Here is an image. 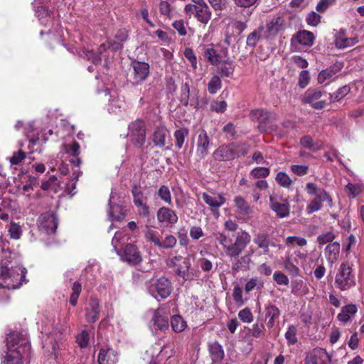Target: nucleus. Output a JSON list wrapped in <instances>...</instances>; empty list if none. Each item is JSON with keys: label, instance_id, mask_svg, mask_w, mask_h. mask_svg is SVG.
I'll use <instances>...</instances> for the list:
<instances>
[{"label": "nucleus", "instance_id": "nucleus-63", "mask_svg": "<svg viewBox=\"0 0 364 364\" xmlns=\"http://www.w3.org/2000/svg\"><path fill=\"white\" fill-rule=\"evenodd\" d=\"M238 317L243 323H250L253 321V315L248 308H245L240 310L238 313Z\"/></svg>", "mask_w": 364, "mask_h": 364}, {"label": "nucleus", "instance_id": "nucleus-43", "mask_svg": "<svg viewBox=\"0 0 364 364\" xmlns=\"http://www.w3.org/2000/svg\"><path fill=\"white\" fill-rule=\"evenodd\" d=\"M166 132L167 130L164 127L156 128L152 136V140L156 146L161 147L165 145Z\"/></svg>", "mask_w": 364, "mask_h": 364}, {"label": "nucleus", "instance_id": "nucleus-6", "mask_svg": "<svg viewBox=\"0 0 364 364\" xmlns=\"http://www.w3.org/2000/svg\"><path fill=\"white\" fill-rule=\"evenodd\" d=\"M193 4H189L185 6L187 14H193L197 20L207 24L211 18L212 13L203 0H192Z\"/></svg>", "mask_w": 364, "mask_h": 364}, {"label": "nucleus", "instance_id": "nucleus-34", "mask_svg": "<svg viewBox=\"0 0 364 364\" xmlns=\"http://www.w3.org/2000/svg\"><path fill=\"white\" fill-rule=\"evenodd\" d=\"M315 37L313 33L308 31H299L294 37L293 40L299 44L311 47L314 44Z\"/></svg>", "mask_w": 364, "mask_h": 364}, {"label": "nucleus", "instance_id": "nucleus-40", "mask_svg": "<svg viewBox=\"0 0 364 364\" xmlns=\"http://www.w3.org/2000/svg\"><path fill=\"white\" fill-rule=\"evenodd\" d=\"M295 263H297V259H293L291 255H287L284 261L285 270L292 277H297L300 273L299 268Z\"/></svg>", "mask_w": 364, "mask_h": 364}, {"label": "nucleus", "instance_id": "nucleus-15", "mask_svg": "<svg viewBox=\"0 0 364 364\" xmlns=\"http://www.w3.org/2000/svg\"><path fill=\"white\" fill-rule=\"evenodd\" d=\"M305 364H331V358L322 348H314L305 358Z\"/></svg>", "mask_w": 364, "mask_h": 364}, {"label": "nucleus", "instance_id": "nucleus-60", "mask_svg": "<svg viewBox=\"0 0 364 364\" xmlns=\"http://www.w3.org/2000/svg\"><path fill=\"white\" fill-rule=\"evenodd\" d=\"M321 16L315 11H311L306 17V22L311 26L316 27L321 22Z\"/></svg>", "mask_w": 364, "mask_h": 364}, {"label": "nucleus", "instance_id": "nucleus-13", "mask_svg": "<svg viewBox=\"0 0 364 364\" xmlns=\"http://www.w3.org/2000/svg\"><path fill=\"white\" fill-rule=\"evenodd\" d=\"M132 83L139 85L144 82L149 75L150 67L147 63L135 60L132 63Z\"/></svg>", "mask_w": 364, "mask_h": 364}, {"label": "nucleus", "instance_id": "nucleus-61", "mask_svg": "<svg viewBox=\"0 0 364 364\" xmlns=\"http://www.w3.org/2000/svg\"><path fill=\"white\" fill-rule=\"evenodd\" d=\"M11 238L18 240L22 234V228L20 225L16 223H11L9 229Z\"/></svg>", "mask_w": 364, "mask_h": 364}, {"label": "nucleus", "instance_id": "nucleus-62", "mask_svg": "<svg viewBox=\"0 0 364 364\" xmlns=\"http://www.w3.org/2000/svg\"><path fill=\"white\" fill-rule=\"evenodd\" d=\"M232 298L238 306H241L244 304L242 289L239 285L234 287L232 290Z\"/></svg>", "mask_w": 364, "mask_h": 364}, {"label": "nucleus", "instance_id": "nucleus-46", "mask_svg": "<svg viewBox=\"0 0 364 364\" xmlns=\"http://www.w3.org/2000/svg\"><path fill=\"white\" fill-rule=\"evenodd\" d=\"M254 242L260 249L263 250V253L268 255L269 252V241L266 235L259 234L254 238Z\"/></svg>", "mask_w": 364, "mask_h": 364}, {"label": "nucleus", "instance_id": "nucleus-8", "mask_svg": "<svg viewBox=\"0 0 364 364\" xmlns=\"http://www.w3.org/2000/svg\"><path fill=\"white\" fill-rule=\"evenodd\" d=\"M127 136L136 147L141 148L146 141V127L144 121L136 119L129 125Z\"/></svg>", "mask_w": 364, "mask_h": 364}, {"label": "nucleus", "instance_id": "nucleus-30", "mask_svg": "<svg viewBox=\"0 0 364 364\" xmlns=\"http://www.w3.org/2000/svg\"><path fill=\"white\" fill-rule=\"evenodd\" d=\"M100 304L97 299H91L86 309V320L90 323L95 322L99 318Z\"/></svg>", "mask_w": 364, "mask_h": 364}, {"label": "nucleus", "instance_id": "nucleus-58", "mask_svg": "<svg viewBox=\"0 0 364 364\" xmlns=\"http://www.w3.org/2000/svg\"><path fill=\"white\" fill-rule=\"evenodd\" d=\"M269 168L265 167H256L250 172V176L254 178H266L269 175Z\"/></svg>", "mask_w": 364, "mask_h": 364}, {"label": "nucleus", "instance_id": "nucleus-20", "mask_svg": "<svg viewBox=\"0 0 364 364\" xmlns=\"http://www.w3.org/2000/svg\"><path fill=\"white\" fill-rule=\"evenodd\" d=\"M24 134L29 139L28 149L31 152L36 151H41L39 149L40 139L38 136H36V134H38V132L34 128L33 125L30 123L27 124L24 128Z\"/></svg>", "mask_w": 364, "mask_h": 364}, {"label": "nucleus", "instance_id": "nucleus-47", "mask_svg": "<svg viewBox=\"0 0 364 364\" xmlns=\"http://www.w3.org/2000/svg\"><path fill=\"white\" fill-rule=\"evenodd\" d=\"M350 88L348 85L339 87L335 92L329 94L331 102H338L350 92Z\"/></svg>", "mask_w": 364, "mask_h": 364}, {"label": "nucleus", "instance_id": "nucleus-49", "mask_svg": "<svg viewBox=\"0 0 364 364\" xmlns=\"http://www.w3.org/2000/svg\"><path fill=\"white\" fill-rule=\"evenodd\" d=\"M222 87V82L218 75H214L208 84V90L210 94H215Z\"/></svg>", "mask_w": 364, "mask_h": 364}, {"label": "nucleus", "instance_id": "nucleus-41", "mask_svg": "<svg viewBox=\"0 0 364 364\" xmlns=\"http://www.w3.org/2000/svg\"><path fill=\"white\" fill-rule=\"evenodd\" d=\"M235 70V64L231 60H225L221 62L218 66V71L221 77H230Z\"/></svg>", "mask_w": 364, "mask_h": 364}, {"label": "nucleus", "instance_id": "nucleus-11", "mask_svg": "<svg viewBox=\"0 0 364 364\" xmlns=\"http://www.w3.org/2000/svg\"><path fill=\"white\" fill-rule=\"evenodd\" d=\"M38 179L31 176L26 183L21 188H19V191L29 200H38L42 197V193L38 188Z\"/></svg>", "mask_w": 364, "mask_h": 364}, {"label": "nucleus", "instance_id": "nucleus-56", "mask_svg": "<svg viewBox=\"0 0 364 364\" xmlns=\"http://www.w3.org/2000/svg\"><path fill=\"white\" fill-rule=\"evenodd\" d=\"M73 292L70 295V303L75 306L77 303V299L82 290L81 284L78 282H75L73 284Z\"/></svg>", "mask_w": 364, "mask_h": 364}, {"label": "nucleus", "instance_id": "nucleus-9", "mask_svg": "<svg viewBox=\"0 0 364 364\" xmlns=\"http://www.w3.org/2000/svg\"><path fill=\"white\" fill-rule=\"evenodd\" d=\"M166 264L169 267H173L175 274L184 280L191 278L188 272L191 262L188 258L181 255L171 256L167 259Z\"/></svg>", "mask_w": 364, "mask_h": 364}, {"label": "nucleus", "instance_id": "nucleus-54", "mask_svg": "<svg viewBox=\"0 0 364 364\" xmlns=\"http://www.w3.org/2000/svg\"><path fill=\"white\" fill-rule=\"evenodd\" d=\"M188 134V131L186 129H177L174 132V137L176 139V146L178 149H181V147L184 143L185 137Z\"/></svg>", "mask_w": 364, "mask_h": 364}, {"label": "nucleus", "instance_id": "nucleus-3", "mask_svg": "<svg viewBox=\"0 0 364 364\" xmlns=\"http://www.w3.org/2000/svg\"><path fill=\"white\" fill-rule=\"evenodd\" d=\"M7 351L2 364H23V358L28 355L31 346L26 334L13 332L6 338Z\"/></svg>", "mask_w": 364, "mask_h": 364}, {"label": "nucleus", "instance_id": "nucleus-22", "mask_svg": "<svg viewBox=\"0 0 364 364\" xmlns=\"http://www.w3.org/2000/svg\"><path fill=\"white\" fill-rule=\"evenodd\" d=\"M210 146V138L205 129H202L198 136L196 145V154L200 158L204 159L208 152Z\"/></svg>", "mask_w": 364, "mask_h": 364}, {"label": "nucleus", "instance_id": "nucleus-37", "mask_svg": "<svg viewBox=\"0 0 364 364\" xmlns=\"http://www.w3.org/2000/svg\"><path fill=\"white\" fill-rule=\"evenodd\" d=\"M265 318L267 320V326L269 328L274 327L275 319L278 318L280 315V311L278 307L274 305H269L265 307Z\"/></svg>", "mask_w": 364, "mask_h": 364}, {"label": "nucleus", "instance_id": "nucleus-14", "mask_svg": "<svg viewBox=\"0 0 364 364\" xmlns=\"http://www.w3.org/2000/svg\"><path fill=\"white\" fill-rule=\"evenodd\" d=\"M251 120L258 122V129L260 132L267 131V125L274 117V114L262 109H253L250 112Z\"/></svg>", "mask_w": 364, "mask_h": 364}, {"label": "nucleus", "instance_id": "nucleus-51", "mask_svg": "<svg viewBox=\"0 0 364 364\" xmlns=\"http://www.w3.org/2000/svg\"><path fill=\"white\" fill-rule=\"evenodd\" d=\"M276 181L284 188H289L292 183L289 176L283 171H279L275 178Z\"/></svg>", "mask_w": 364, "mask_h": 364}, {"label": "nucleus", "instance_id": "nucleus-33", "mask_svg": "<svg viewBox=\"0 0 364 364\" xmlns=\"http://www.w3.org/2000/svg\"><path fill=\"white\" fill-rule=\"evenodd\" d=\"M341 68H336L335 67H331L321 70L318 75V82L319 84H329L336 79V73Z\"/></svg>", "mask_w": 364, "mask_h": 364}, {"label": "nucleus", "instance_id": "nucleus-12", "mask_svg": "<svg viewBox=\"0 0 364 364\" xmlns=\"http://www.w3.org/2000/svg\"><path fill=\"white\" fill-rule=\"evenodd\" d=\"M38 226L40 231L48 235L53 234L58 228V218L53 213H43L38 218Z\"/></svg>", "mask_w": 364, "mask_h": 364}, {"label": "nucleus", "instance_id": "nucleus-39", "mask_svg": "<svg viewBox=\"0 0 364 364\" xmlns=\"http://www.w3.org/2000/svg\"><path fill=\"white\" fill-rule=\"evenodd\" d=\"M233 201L235 207L237 208V212L240 214L242 215H248L251 213V208L244 198L240 196H237L235 197Z\"/></svg>", "mask_w": 364, "mask_h": 364}, {"label": "nucleus", "instance_id": "nucleus-64", "mask_svg": "<svg viewBox=\"0 0 364 364\" xmlns=\"http://www.w3.org/2000/svg\"><path fill=\"white\" fill-rule=\"evenodd\" d=\"M25 158V152L22 150H18V151L14 152L13 155L9 159V161L11 165H20Z\"/></svg>", "mask_w": 364, "mask_h": 364}, {"label": "nucleus", "instance_id": "nucleus-16", "mask_svg": "<svg viewBox=\"0 0 364 364\" xmlns=\"http://www.w3.org/2000/svg\"><path fill=\"white\" fill-rule=\"evenodd\" d=\"M178 219L176 212L168 208L161 207L157 211V220L165 227H173Z\"/></svg>", "mask_w": 364, "mask_h": 364}, {"label": "nucleus", "instance_id": "nucleus-23", "mask_svg": "<svg viewBox=\"0 0 364 364\" xmlns=\"http://www.w3.org/2000/svg\"><path fill=\"white\" fill-rule=\"evenodd\" d=\"M114 197L115 193L112 191L109 200V218L111 220L122 221L125 217V211L122 205L112 204V200L114 199Z\"/></svg>", "mask_w": 364, "mask_h": 364}, {"label": "nucleus", "instance_id": "nucleus-28", "mask_svg": "<svg viewBox=\"0 0 364 364\" xmlns=\"http://www.w3.org/2000/svg\"><path fill=\"white\" fill-rule=\"evenodd\" d=\"M270 207L279 218H285L289 215V205L287 203H279L277 199L273 196H269Z\"/></svg>", "mask_w": 364, "mask_h": 364}, {"label": "nucleus", "instance_id": "nucleus-55", "mask_svg": "<svg viewBox=\"0 0 364 364\" xmlns=\"http://www.w3.org/2000/svg\"><path fill=\"white\" fill-rule=\"evenodd\" d=\"M204 55L208 61H209L212 65H215L219 62L220 55L213 48H207L205 50Z\"/></svg>", "mask_w": 364, "mask_h": 364}, {"label": "nucleus", "instance_id": "nucleus-52", "mask_svg": "<svg viewBox=\"0 0 364 364\" xmlns=\"http://www.w3.org/2000/svg\"><path fill=\"white\" fill-rule=\"evenodd\" d=\"M263 287V282L257 277L250 279L245 285V290L247 293H250L255 288L261 289Z\"/></svg>", "mask_w": 364, "mask_h": 364}, {"label": "nucleus", "instance_id": "nucleus-36", "mask_svg": "<svg viewBox=\"0 0 364 364\" xmlns=\"http://www.w3.org/2000/svg\"><path fill=\"white\" fill-rule=\"evenodd\" d=\"M128 38V31L125 28H122L117 31L114 35L115 41L113 43L109 42V48L112 50H117L122 48V43L127 41Z\"/></svg>", "mask_w": 364, "mask_h": 364}, {"label": "nucleus", "instance_id": "nucleus-25", "mask_svg": "<svg viewBox=\"0 0 364 364\" xmlns=\"http://www.w3.org/2000/svg\"><path fill=\"white\" fill-rule=\"evenodd\" d=\"M107 51V46L106 44H101L97 52H95L93 50H85L84 53L85 56L89 60H91L94 65H98L101 63L102 59L106 60L107 58V55L106 54Z\"/></svg>", "mask_w": 364, "mask_h": 364}, {"label": "nucleus", "instance_id": "nucleus-50", "mask_svg": "<svg viewBox=\"0 0 364 364\" xmlns=\"http://www.w3.org/2000/svg\"><path fill=\"white\" fill-rule=\"evenodd\" d=\"M297 329L294 325H291L288 327L287 332L285 333V338L289 346L295 345L298 340L296 337Z\"/></svg>", "mask_w": 364, "mask_h": 364}, {"label": "nucleus", "instance_id": "nucleus-42", "mask_svg": "<svg viewBox=\"0 0 364 364\" xmlns=\"http://www.w3.org/2000/svg\"><path fill=\"white\" fill-rule=\"evenodd\" d=\"M233 159L247 154L250 146L246 143L232 142L230 144Z\"/></svg>", "mask_w": 364, "mask_h": 364}, {"label": "nucleus", "instance_id": "nucleus-32", "mask_svg": "<svg viewBox=\"0 0 364 364\" xmlns=\"http://www.w3.org/2000/svg\"><path fill=\"white\" fill-rule=\"evenodd\" d=\"M340 244L337 242L329 243L324 250V255L330 264H333L338 258Z\"/></svg>", "mask_w": 364, "mask_h": 364}, {"label": "nucleus", "instance_id": "nucleus-2", "mask_svg": "<svg viewBox=\"0 0 364 364\" xmlns=\"http://www.w3.org/2000/svg\"><path fill=\"white\" fill-rule=\"evenodd\" d=\"M14 254L8 250H0V288H18L26 274V269L13 260Z\"/></svg>", "mask_w": 364, "mask_h": 364}, {"label": "nucleus", "instance_id": "nucleus-19", "mask_svg": "<svg viewBox=\"0 0 364 364\" xmlns=\"http://www.w3.org/2000/svg\"><path fill=\"white\" fill-rule=\"evenodd\" d=\"M208 350L213 363H220L225 357L223 347L217 341L208 342Z\"/></svg>", "mask_w": 364, "mask_h": 364}, {"label": "nucleus", "instance_id": "nucleus-53", "mask_svg": "<svg viewBox=\"0 0 364 364\" xmlns=\"http://www.w3.org/2000/svg\"><path fill=\"white\" fill-rule=\"evenodd\" d=\"M159 197L168 205L172 204L170 190L166 186H161L158 191Z\"/></svg>", "mask_w": 364, "mask_h": 364}, {"label": "nucleus", "instance_id": "nucleus-24", "mask_svg": "<svg viewBox=\"0 0 364 364\" xmlns=\"http://www.w3.org/2000/svg\"><path fill=\"white\" fill-rule=\"evenodd\" d=\"M202 197L204 202L211 208L213 213L215 210H218L225 203V197L220 194L203 193Z\"/></svg>", "mask_w": 364, "mask_h": 364}, {"label": "nucleus", "instance_id": "nucleus-44", "mask_svg": "<svg viewBox=\"0 0 364 364\" xmlns=\"http://www.w3.org/2000/svg\"><path fill=\"white\" fill-rule=\"evenodd\" d=\"M309 289L307 286L304 284V281L301 279H296L292 281L291 282V293L297 295L301 296L305 295L308 293Z\"/></svg>", "mask_w": 364, "mask_h": 364}, {"label": "nucleus", "instance_id": "nucleus-27", "mask_svg": "<svg viewBox=\"0 0 364 364\" xmlns=\"http://www.w3.org/2000/svg\"><path fill=\"white\" fill-rule=\"evenodd\" d=\"M64 148L65 152L70 156L73 157V159H72L70 161L73 165L74 173H76L81 163L80 159L78 158V155L80 154V146L77 142H73L71 144L65 145Z\"/></svg>", "mask_w": 364, "mask_h": 364}, {"label": "nucleus", "instance_id": "nucleus-48", "mask_svg": "<svg viewBox=\"0 0 364 364\" xmlns=\"http://www.w3.org/2000/svg\"><path fill=\"white\" fill-rule=\"evenodd\" d=\"M129 237L125 235L124 232L118 231L115 232L112 240V245L117 254H119L118 248L122 246L126 241H127Z\"/></svg>", "mask_w": 364, "mask_h": 364}, {"label": "nucleus", "instance_id": "nucleus-7", "mask_svg": "<svg viewBox=\"0 0 364 364\" xmlns=\"http://www.w3.org/2000/svg\"><path fill=\"white\" fill-rule=\"evenodd\" d=\"M335 284L341 291L348 290L355 285V276L348 264L342 263L336 275Z\"/></svg>", "mask_w": 364, "mask_h": 364}, {"label": "nucleus", "instance_id": "nucleus-57", "mask_svg": "<svg viewBox=\"0 0 364 364\" xmlns=\"http://www.w3.org/2000/svg\"><path fill=\"white\" fill-rule=\"evenodd\" d=\"M176 244V238L171 235H166L163 241H159V247L163 249H171L173 248Z\"/></svg>", "mask_w": 364, "mask_h": 364}, {"label": "nucleus", "instance_id": "nucleus-29", "mask_svg": "<svg viewBox=\"0 0 364 364\" xmlns=\"http://www.w3.org/2000/svg\"><path fill=\"white\" fill-rule=\"evenodd\" d=\"M152 321L161 331L168 327V316L162 309H158L154 311Z\"/></svg>", "mask_w": 364, "mask_h": 364}, {"label": "nucleus", "instance_id": "nucleus-21", "mask_svg": "<svg viewBox=\"0 0 364 364\" xmlns=\"http://www.w3.org/2000/svg\"><path fill=\"white\" fill-rule=\"evenodd\" d=\"M286 25L284 14H279L274 16L267 23V28L271 35H276L284 31Z\"/></svg>", "mask_w": 364, "mask_h": 364}, {"label": "nucleus", "instance_id": "nucleus-31", "mask_svg": "<svg viewBox=\"0 0 364 364\" xmlns=\"http://www.w3.org/2000/svg\"><path fill=\"white\" fill-rule=\"evenodd\" d=\"M232 154L231 145H221L213 154L215 160L219 161H230L233 159Z\"/></svg>", "mask_w": 364, "mask_h": 364}, {"label": "nucleus", "instance_id": "nucleus-17", "mask_svg": "<svg viewBox=\"0 0 364 364\" xmlns=\"http://www.w3.org/2000/svg\"><path fill=\"white\" fill-rule=\"evenodd\" d=\"M121 256L122 259L127 262L130 265H136L139 264L142 257L138 250L137 247L132 244L127 245L121 254H118Z\"/></svg>", "mask_w": 364, "mask_h": 364}, {"label": "nucleus", "instance_id": "nucleus-18", "mask_svg": "<svg viewBox=\"0 0 364 364\" xmlns=\"http://www.w3.org/2000/svg\"><path fill=\"white\" fill-rule=\"evenodd\" d=\"M118 360V353L112 348L104 346L100 348L97 356L99 364H117Z\"/></svg>", "mask_w": 364, "mask_h": 364}, {"label": "nucleus", "instance_id": "nucleus-26", "mask_svg": "<svg viewBox=\"0 0 364 364\" xmlns=\"http://www.w3.org/2000/svg\"><path fill=\"white\" fill-rule=\"evenodd\" d=\"M358 312V307L355 304H347L341 308V312L337 315V319L346 324L350 321Z\"/></svg>", "mask_w": 364, "mask_h": 364}, {"label": "nucleus", "instance_id": "nucleus-45", "mask_svg": "<svg viewBox=\"0 0 364 364\" xmlns=\"http://www.w3.org/2000/svg\"><path fill=\"white\" fill-rule=\"evenodd\" d=\"M171 325L176 333L182 332L187 327L186 321L180 315H174L171 317Z\"/></svg>", "mask_w": 364, "mask_h": 364}, {"label": "nucleus", "instance_id": "nucleus-10", "mask_svg": "<svg viewBox=\"0 0 364 364\" xmlns=\"http://www.w3.org/2000/svg\"><path fill=\"white\" fill-rule=\"evenodd\" d=\"M326 95V92L318 89H308L303 95L301 101L315 109H322L327 105V101L324 98Z\"/></svg>", "mask_w": 364, "mask_h": 364}, {"label": "nucleus", "instance_id": "nucleus-1", "mask_svg": "<svg viewBox=\"0 0 364 364\" xmlns=\"http://www.w3.org/2000/svg\"><path fill=\"white\" fill-rule=\"evenodd\" d=\"M214 236L218 244L222 246L225 255L235 259L232 263L233 269L243 271L249 269L250 255H245L239 257L251 241V236L247 232L240 230L232 237L229 233L218 232L214 234Z\"/></svg>", "mask_w": 364, "mask_h": 364}, {"label": "nucleus", "instance_id": "nucleus-59", "mask_svg": "<svg viewBox=\"0 0 364 364\" xmlns=\"http://www.w3.org/2000/svg\"><path fill=\"white\" fill-rule=\"evenodd\" d=\"M144 236L147 241L153 242L156 246L158 247L159 245L160 239L159 237V233L157 231L147 228L146 230L145 231Z\"/></svg>", "mask_w": 364, "mask_h": 364}, {"label": "nucleus", "instance_id": "nucleus-4", "mask_svg": "<svg viewBox=\"0 0 364 364\" xmlns=\"http://www.w3.org/2000/svg\"><path fill=\"white\" fill-rule=\"evenodd\" d=\"M306 191L308 195L314 196V198L310 200L306 208L308 214H312L320 210L324 202L328 203L329 207L333 206V199L331 195L323 188H319L316 183H307Z\"/></svg>", "mask_w": 364, "mask_h": 364}, {"label": "nucleus", "instance_id": "nucleus-38", "mask_svg": "<svg viewBox=\"0 0 364 364\" xmlns=\"http://www.w3.org/2000/svg\"><path fill=\"white\" fill-rule=\"evenodd\" d=\"M358 42V38H346L342 33L337 34L335 37L334 41L336 47L339 49H343L348 47H351L355 45Z\"/></svg>", "mask_w": 364, "mask_h": 364}, {"label": "nucleus", "instance_id": "nucleus-35", "mask_svg": "<svg viewBox=\"0 0 364 364\" xmlns=\"http://www.w3.org/2000/svg\"><path fill=\"white\" fill-rule=\"evenodd\" d=\"M111 97L112 99L109 100L107 105V109L109 113L117 114L125 110L126 103L123 100L115 97L114 95H111Z\"/></svg>", "mask_w": 364, "mask_h": 364}, {"label": "nucleus", "instance_id": "nucleus-5", "mask_svg": "<svg viewBox=\"0 0 364 364\" xmlns=\"http://www.w3.org/2000/svg\"><path fill=\"white\" fill-rule=\"evenodd\" d=\"M148 292L156 299H165L172 291L171 282L166 277H162L152 281L146 284Z\"/></svg>", "mask_w": 364, "mask_h": 364}]
</instances>
